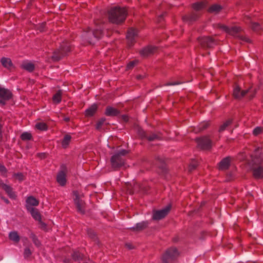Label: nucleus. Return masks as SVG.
Here are the masks:
<instances>
[{"label": "nucleus", "instance_id": "obj_48", "mask_svg": "<svg viewBox=\"0 0 263 263\" xmlns=\"http://www.w3.org/2000/svg\"><path fill=\"white\" fill-rule=\"evenodd\" d=\"M181 83V82H179L178 81H174V82H168V83H166V85L173 86V85H178V84H179Z\"/></svg>", "mask_w": 263, "mask_h": 263}, {"label": "nucleus", "instance_id": "obj_54", "mask_svg": "<svg viewBox=\"0 0 263 263\" xmlns=\"http://www.w3.org/2000/svg\"><path fill=\"white\" fill-rule=\"evenodd\" d=\"M64 120L65 122H69L70 121V118L69 117H64Z\"/></svg>", "mask_w": 263, "mask_h": 263}, {"label": "nucleus", "instance_id": "obj_19", "mask_svg": "<svg viewBox=\"0 0 263 263\" xmlns=\"http://www.w3.org/2000/svg\"><path fill=\"white\" fill-rule=\"evenodd\" d=\"M248 90H241L238 86H236L233 90V96L236 99H240L242 98Z\"/></svg>", "mask_w": 263, "mask_h": 263}, {"label": "nucleus", "instance_id": "obj_55", "mask_svg": "<svg viewBox=\"0 0 263 263\" xmlns=\"http://www.w3.org/2000/svg\"><path fill=\"white\" fill-rule=\"evenodd\" d=\"M126 246L127 248H128L129 249H133V247L132 246V245L130 244H126Z\"/></svg>", "mask_w": 263, "mask_h": 263}, {"label": "nucleus", "instance_id": "obj_51", "mask_svg": "<svg viewBox=\"0 0 263 263\" xmlns=\"http://www.w3.org/2000/svg\"><path fill=\"white\" fill-rule=\"evenodd\" d=\"M2 124L0 123V142H1L2 140Z\"/></svg>", "mask_w": 263, "mask_h": 263}, {"label": "nucleus", "instance_id": "obj_39", "mask_svg": "<svg viewBox=\"0 0 263 263\" xmlns=\"http://www.w3.org/2000/svg\"><path fill=\"white\" fill-rule=\"evenodd\" d=\"M209 126V123L208 122H202L200 123L198 126V130L197 131H196V132H201L205 129H206Z\"/></svg>", "mask_w": 263, "mask_h": 263}, {"label": "nucleus", "instance_id": "obj_7", "mask_svg": "<svg viewBox=\"0 0 263 263\" xmlns=\"http://www.w3.org/2000/svg\"><path fill=\"white\" fill-rule=\"evenodd\" d=\"M226 30L230 34L242 41L250 42V39L241 34V28L240 27L233 26L231 28H227Z\"/></svg>", "mask_w": 263, "mask_h": 263}, {"label": "nucleus", "instance_id": "obj_22", "mask_svg": "<svg viewBox=\"0 0 263 263\" xmlns=\"http://www.w3.org/2000/svg\"><path fill=\"white\" fill-rule=\"evenodd\" d=\"M39 204V201L32 196L29 197L26 200V208L30 206V208H33V206H37Z\"/></svg>", "mask_w": 263, "mask_h": 263}, {"label": "nucleus", "instance_id": "obj_26", "mask_svg": "<svg viewBox=\"0 0 263 263\" xmlns=\"http://www.w3.org/2000/svg\"><path fill=\"white\" fill-rule=\"evenodd\" d=\"M246 23H250L251 24V27L252 29L254 31L256 32H258L259 30H261V27L260 25L258 23H252L251 21H250V17L247 16L245 18Z\"/></svg>", "mask_w": 263, "mask_h": 263}, {"label": "nucleus", "instance_id": "obj_47", "mask_svg": "<svg viewBox=\"0 0 263 263\" xmlns=\"http://www.w3.org/2000/svg\"><path fill=\"white\" fill-rule=\"evenodd\" d=\"M88 235L90 237H91L92 239H95L96 237V234L94 233L93 231L91 230L88 231Z\"/></svg>", "mask_w": 263, "mask_h": 263}, {"label": "nucleus", "instance_id": "obj_50", "mask_svg": "<svg viewBox=\"0 0 263 263\" xmlns=\"http://www.w3.org/2000/svg\"><path fill=\"white\" fill-rule=\"evenodd\" d=\"M45 27V24L42 23L39 28V30H40V31H43Z\"/></svg>", "mask_w": 263, "mask_h": 263}, {"label": "nucleus", "instance_id": "obj_49", "mask_svg": "<svg viewBox=\"0 0 263 263\" xmlns=\"http://www.w3.org/2000/svg\"><path fill=\"white\" fill-rule=\"evenodd\" d=\"M122 119L125 122H127L128 121V117L126 115H123L122 116Z\"/></svg>", "mask_w": 263, "mask_h": 263}, {"label": "nucleus", "instance_id": "obj_23", "mask_svg": "<svg viewBox=\"0 0 263 263\" xmlns=\"http://www.w3.org/2000/svg\"><path fill=\"white\" fill-rule=\"evenodd\" d=\"M71 256L73 260L75 261L80 262L81 261H85L84 255L78 251H73Z\"/></svg>", "mask_w": 263, "mask_h": 263}, {"label": "nucleus", "instance_id": "obj_38", "mask_svg": "<svg viewBox=\"0 0 263 263\" xmlns=\"http://www.w3.org/2000/svg\"><path fill=\"white\" fill-rule=\"evenodd\" d=\"M232 123V120L229 119L224 122L219 128V132L223 131Z\"/></svg>", "mask_w": 263, "mask_h": 263}, {"label": "nucleus", "instance_id": "obj_2", "mask_svg": "<svg viewBox=\"0 0 263 263\" xmlns=\"http://www.w3.org/2000/svg\"><path fill=\"white\" fill-rule=\"evenodd\" d=\"M126 15L127 10L124 8L113 7L108 11L109 21L114 24H119L123 23Z\"/></svg>", "mask_w": 263, "mask_h": 263}, {"label": "nucleus", "instance_id": "obj_11", "mask_svg": "<svg viewBox=\"0 0 263 263\" xmlns=\"http://www.w3.org/2000/svg\"><path fill=\"white\" fill-rule=\"evenodd\" d=\"M138 36V30L133 28H130L128 29L126 39L127 40V44L129 47L132 46L136 42V39Z\"/></svg>", "mask_w": 263, "mask_h": 263}, {"label": "nucleus", "instance_id": "obj_53", "mask_svg": "<svg viewBox=\"0 0 263 263\" xmlns=\"http://www.w3.org/2000/svg\"><path fill=\"white\" fill-rule=\"evenodd\" d=\"M137 78L138 80H141V79H142L143 78V76H142V75H138V76H137Z\"/></svg>", "mask_w": 263, "mask_h": 263}, {"label": "nucleus", "instance_id": "obj_29", "mask_svg": "<svg viewBox=\"0 0 263 263\" xmlns=\"http://www.w3.org/2000/svg\"><path fill=\"white\" fill-rule=\"evenodd\" d=\"M22 67L29 72H32L34 69V65L31 62H25L22 64Z\"/></svg>", "mask_w": 263, "mask_h": 263}, {"label": "nucleus", "instance_id": "obj_14", "mask_svg": "<svg viewBox=\"0 0 263 263\" xmlns=\"http://www.w3.org/2000/svg\"><path fill=\"white\" fill-rule=\"evenodd\" d=\"M67 169L65 165L61 166V170L59 172L57 177V182L62 186H64L66 182V175Z\"/></svg>", "mask_w": 263, "mask_h": 263}, {"label": "nucleus", "instance_id": "obj_36", "mask_svg": "<svg viewBox=\"0 0 263 263\" xmlns=\"http://www.w3.org/2000/svg\"><path fill=\"white\" fill-rule=\"evenodd\" d=\"M21 137L23 140H29L32 138L31 134L27 132L23 133Z\"/></svg>", "mask_w": 263, "mask_h": 263}, {"label": "nucleus", "instance_id": "obj_30", "mask_svg": "<svg viewBox=\"0 0 263 263\" xmlns=\"http://www.w3.org/2000/svg\"><path fill=\"white\" fill-rule=\"evenodd\" d=\"M71 139V137L69 134H66L65 135L62 141V146L64 148L67 147V146L69 144L70 140Z\"/></svg>", "mask_w": 263, "mask_h": 263}, {"label": "nucleus", "instance_id": "obj_32", "mask_svg": "<svg viewBox=\"0 0 263 263\" xmlns=\"http://www.w3.org/2000/svg\"><path fill=\"white\" fill-rule=\"evenodd\" d=\"M221 9L222 7L219 5L214 4L209 8V11L210 12L218 13Z\"/></svg>", "mask_w": 263, "mask_h": 263}, {"label": "nucleus", "instance_id": "obj_17", "mask_svg": "<svg viewBox=\"0 0 263 263\" xmlns=\"http://www.w3.org/2000/svg\"><path fill=\"white\" fill-rule=\"evenodd\" d=\"M232 158L227 157L221 160L218 163V168L221 171H224L229 168L230 166Z\"/></svg>", "mask_w": 263, "mask_h": 263}, {"label": "nucleus", "instance_id": "obj_43", "mask_svg": "<svg viewBox=\"0 0 263 263\" xmlns=\"http://www.w3.org/2000/svg\"><path fill=\"white\" fill-rule=\"evenodd\" d=\"M145 138H146L148 140L151 141H154L155 139H157L158 136L156 134H152L151 135H148L147 134V136Z\"/></svg>", "mask_w": 263, "mask_h": 263}, {"label": "nucleus", "instance_id": "obj_41", "mask_svg": "<svg viewBox=\"0 0 263 263\" xmlns=\"http://www.w3.org/2000/svg\"><path fill=\"white\" fill-rule=\"evenodd\" d=\"M105 121V119H104V118H102V119H100L98 121V122L96 124V128L98 130L101 129V127H102V125L104 124Z\"/></svg>", "mask_w": 263, "mask_h": 263}, {"label": "nucleus", "instance_id": "obj_6", "mask_svg": "<svg viewBox=\"0 0 263 263\" xmlns=\"http://www.w3.org/2000/svg\"><path fill=\"white\" fill-rule=\"evenodd\" d=\"M100 23V22L99 21L95 22L96 28L93 30L91 29L90 28H88L87 30L86 31V37L88 38V42L91 44H93V42L91 40H89L90 36L92 35L95 38L99 39L101 38L102 35V27L100 25H99Z\"/></svg>", "mask_w": 263, "mask_h": 263}, {"label": "nucleus", "instance_id": "obj_1", "mask_svg": "<svg viewBox=\"0 0 263 263\" xmlns=\"http://www.w3.org/2000/svg\"><path fill=\"white\" fill-rule=\"evenodd\" d=\"M261 149L257 147L255 149L254 153L252 155L251 170L253 175L256 179L263 178V166L261 165L262 159L260 157Z\"/></svg>", "mask_w": 263, "mask_h": 263}, {"label": "nucleus", "instance_id": "obj_37", "mask_svg": "<svg viewBox=\"0 0 263 263\" xmlns=\"http://www.w3.org/2000/svg\"><path fill=\"white\" fill-rule=\"evenodd\" d=\"M198 165L197 162L196 160H193L189 166V171L191 172L195 170Z\"/></svg>", "mask_w": 263, "mask_h": 263}, {"label": "nucleus", "instance_id": "obj_3", "mask_svg": "<svg viewBox=\"0 0 263 263\" xmlns=\"http://www.w3.org/2000/svg\"><path fill=\"white\" fill-rule=\"evenodd\" d=\"M128 152L122 149L116 153L111 158V164L114 168H118L124 165L125 163V156Z\"/></svg>", "mask_w": 263, "mask_h": 263}, {"label": "nucleus", "instance_id": "obj_25", "mask_svg": "<svg viewBox=\"0 0 263 263\" xmlns=\"http://www.w3.org/2000/svg\"><path fill=\"white\" fill-rule=\"evenodd\" d=\"M9 238L14 243H17L20 240V237L16 231L10 232L9 234Z\"/></svg>", "mask_w": 263, "mask_h": 263}, {"label": "nucleus", "instance_id": "obj_24", "mask_svg": "<svg viewBox=\"0 0 263 263\" xmlns=\"http://www.w3.org/2000/svg\"><path fill=\"white\" fill-rule=\"evenodd\" d=\"M119 111L116 108L110 106L106 107L105 115L108 116H115L119 115Z\"/></svg>", "mask_w": 263, "mask_h": 263}, {"label": "nucleus", "instance_id": "obj_4", "mask_svg": "<svg viewBox=\"0 0 263 263\" xmlns=\"http://www.w3.org/2000/svg\"><path fill=\"white\" fill-rule=\"evenodd\" d=\"M205 5L202 2L194 4L193 5L194 11L189 15L183 16V21L190 22L196 21L200 14L199 11L203 9Z\"/></svg>", "mask_w": 263, "mask_h": 263}, {"label": "nucleus", "instance_id": "obj_56", "mask_svg": "<svg viewBox=\"0 0 263 263\" xmlns=\"http://www.w3.org/2000/svg\"><path fill=\"white\" fill-rule=\"evenodd\" d=\"M4 201H5V202L6 203H9V201H8V199H4Z\"/></svg>", "mask_w": 263, "mask_h": 263}, {"label": "nucleus", "instance_id": "obj_28", "mask_svg": "<svg viewBox=\"0 0 263 263\" xmlns=\"http://www.w3.org/2000/svg\"><path fill=\"white\" fill-rule=\"evenodd\" d=\"M97 109V106L96 104H93L89 108L86 109V116L87 117L92 116L96 112Z\"/></svg>", "mask_w": 263, "mask_h": 263}, {"label": "nucleus", "instance_id": "obj_27", "mask_svg": "<svg viewBox=\"0 0 263 263\" xmlns=\"http://www.w3.org/2000/svg\"><path fill=\"white\" fill-rule=\"evenodd\" d=\"M1 63L4 67L8 69H11L13 67L11 60L9 58H3L1 59Z\"/></svg>", "mask_w": 263, "mask_h": 263}, {"label": "nucleus", "instance_id": "obj_58", "mask_svg": "<svg viewBox=\"0 0 263 263\" xmlns=\"http://www.w3.org/2000/svg\"><path fill=\"white\" fill-rule=\"evenodd\" d=\"M65 261V262H67V263H69V260H65V261Z\"/></svg>", "mask_w": 263, "mask_h": 263}, {"label": "nucleus", "instance_id": "obj_45", "mask_svg": "<svg viewBox=\"0 0 263 263\" xmlns=\"http://www.w3.org/2000/svg\"><path fill=\"white\" fill-rule=\"evenodd\" d=\"M138 134L141 138H146L147 136V133H146L142 129L138 128Z\"/></svg>", "mask_w": 263, "mask_h": 263}, {"label": "nucleus", "instance_id": "obj_42", "mask_svg": "<svg viewBox=\"0 0 263 263\" xmlns=\"http://www.w3.org/2000/svg\"><path fill=\"white\" fill-rule=\"evenodd\" d=\"M138 63V61L134 60L130 62L127 65V69L129 70L132 69Z\"/></svg>", "mask_w": 263, "mask_h": 263}, {"label": "nucleus", "instance_id": "obj_35", "mask_svg": "<svg viewBox=\"0 0 263 263\" xmlns=\"http://www.w3.org/2000/svg\"><path fill=\"white\" fill-rule=\"evenodd\" d=\"M35 127L37 129L41 130H46L47 129V125L43 122L38 123L35 125Z\"/></svg>", "mask_w": 263, "mask_h": 263}, {"label": "nucleus", "instance_id": "obj_52", "mask_svg": "<svg viewBox=\"0 0 263 263\" xmlns=\"http://www.w3.org/2000/svg\"><path fill=\"white\" fill-rule=\"evenodd\" d=\"M158 160L160 161V162L161 163H162V164H163V163H164V160L162 159V158H158Z\"/></svg>", "mask_w": 263, "mask_h": 263}, {"label": "nucleus", "instance_id": "obj_57", "mask_svg": "<svg viewBox=\"0 0 263 263\" xmlns=\"http://www.w3.org/2000/svg\"><path fill=\"white\" fill-rule=\"evenodd\" d=\"M41 155V158H44V156H45V154H42Z\"/></svg>", "mask_w": 263, "mask_h": 263}, {"label": "nucleus", "instance_id": "obj_9", "mask_svg": "<svg viewBox=\"0 0 263 263\" xmlns=\"http://www.w3.org/2000/svg\"><path fill=\"white\" fill-rule=\"evenodd\" d=\"M73 195L74 196V200L76 204L77 211L81 213L84 214L85 213V203L81 199L79 193L77 191L73 192Z\"/></svg>", "mask_w": 263, "mask_h": 263}, {"label": "nucleus", "instance_id": "obj_46", "mask_svg": "<svg viewBox=\"0 0 263 263\" xmlns=\"http://www.w3.org/2000/svg\"><path fill=\"white\" fill-rule=\"evenodd\" d=\"M6 172L7 170L6 167L4 165L0 164V173L3 176H5L6 174Z\"/></svg>", "mask_w": 263, "mask_h": 263}, {"label": "nucleus", "instance_id": "obj_8", "mask_svg": "<svg viewBox=\"0 0 263 263\" xmlns=\"http://www.w3.org/2000/svg\"><path fill=\"white\" fill-rule=\"evenodd\" d=\"M178 252L175 248H171L168 249L162 257V263H171L177 256Z\"/></svg>", "mask_w": 263, "mask_h": 263}, {"label": "nucleus", "instance_id": "obj_5", "mask_svg": "<svg viewBox=\"0 0 263 263\" xmlns=\"http://www.w3.org/2000/svg\"><path fill=\"white\" fill-rule=\"evenodd\" d=\"M70 50V46L67 41L64 42L61 44L60 49L53 52L52 58L53 61H59L65 56Z\"/></svg>", "mask_w": 263, "mask_h": 263}, {"label": "nucleus", "instance_id": "obj_15", "mask_svg": "<svg viewBox=\"0 0 263 263\" xmlns=\"http://www.w3.org/2000/svg\"><path fill=\"white\" fill-rule=\"evenodd\" d=\"M199 43L203 48H211L214 44V41L210 37H202L199 39Z\"/></svg>", "mask_w": 263, "mask_h": 263}, {"label": "nucleus", "instance_id": "obj_33", "mask_svg": "<svg viewBox=\"0 0 263 263\" xmlns=\"http://www.w3.org/2000/svg\"><path fill=\"white\" fill-rule=\"evenodd\" d=\"M30 238L32 239L33 242L36 247H39L41 245V242L37 239L35 235L33 233H31L30 235Z\"/></svg>", "mask_w": 263, "mask_h": 263}, {"label": "nucleus", "instance_id": "obj_31", "mask_svg": "<svg viewBox=\"0 0 263 263\" xmlns=\"http://www.w3.org/2000/svg\"><path fill=\"white\" fill-rule=\"evenodd\" d=\"M62 91L59 90L54 95L52 98L53 101L54 103L58 104L61 101Z\"/></svg>", "mask_w": 263, "mask_h": 263}, {"label": "nucleus", "instance_id": "obj_16", "mask_svg": "<svg viewBox=\"0 0 263 263\" xmlns=\"http://www.w3.org/2000/svg\"><path fill=\"white\" fill-rule=\"evenodd\" d=\"M27 210L30 213L32 216L35 220L39 221L40 222V223L42 225V227L43 228L45 227L46 224L41 221V215H40L39 211L37 210V209H36L34 208H30L29 206V208H28Z\"/></svg>", "mask_w": 263, "mask_h": 263}, {"label": "nucleus", "instance_id": "obj_44", "mask_svg": "<svg viewBox=\"0 0 263 263\" xmlns=\"http://www.w3.org/2000/svg\"><path fill=\"white\" fill-rule=\"evenodd\" d=\"M262 131V128L260 127H256L253 130V133L254 135L257 136Z\"/></svg>", "mask_w": 263, "mask_h": 263}, {"label": "nucleus", "instance_id": "obj_18", "mask_svg": "<svg viewBox=\"0 0 263 263\" xmlns=\"http://www.w3.org/2000/svg\"><path fill=\"white\" fill-rule=\"evenodd\" d=\"M157 50L156 47L147 46L140 51V53L142 56L146 57L154 53Z\"/></svg>", "mask_w": 263, "mask_h": 263}, {"label": "nucleus", "instance_id": "obj_20", "mask_svg": "<svg viewBox=\"0 0 263 263\" xmlns=\"http://www.w3.org/2000/svg\"><path fill=\"white\" fill-rule=\"evenodd\" d=\"M0 185L10 198H15V193L13 192L12 188L10 185L2 182H0Z\"/></svg>", "mask_w": 263, "mask_h": 263}, {"label": "nucleus", "instance_id": "obj_40", "mask_svg": "<svg viewBox=\"0 0 263 263\" xmlns=\"http://www.w3.org/2000/svg\"><path fill=\"white\" fill-rule=\"evenodd\" d=\"M32 254V252L30 250V249H29V248L28 247H26L25 249H24V256L25 258H28L30 256V255H31Z\"/></svg>", "mask_w": 263, "mask_h": 263}, {"label": "nucleus", "instance_id": "obj_34", "mask_svg": "<svg viewBox=\"0 0 263 263\" xmlns=\"http://www.w3.org/2000/svg\"><path fill=\"white\" fill-rule=\"evenodd\" d=\"M13 177L19 181H22L25 179V176L22 173H14L13 175Z\"/></svg>", "mask_w": 263, "mask_h": 263}, {"label": "nucleus", "instance_id": "obj_12", "mask_svg": "<svg viewBox=\"0 0 263 263\" xmlns=\"http://www.w3.org/2000/svg\"><path fill=\"white\" fill-rule=\"evenodd\" d=\"M198 147L202 149H209L211 147V140L208 137L196 139Z\"/></svg>", "mask_w": 263, "mask_h": 263}, {"label": "nucleus", "instance_id": "obj_10", "mask_svg": "<svg viewBox=\"0 0 263 263\" xmlns=\"http://www.w3.org/2000/svg\"><path fill=\"white\" fill-rule=\"evenodd\" d=\"M171 209V205H167L160 210L154 211L153 214V219L159 220L164 218L168 213Z\"/></svg>", "mask_w": 263, "mask_h": 263}, {"label": "nucleus", "instance_id": "obj_13", "mask_svg": "<svg viewBox=\"0 0 263 263\" xmlns=\"http://www.w3.org/2000/svg\"><path fill=\"white\" fill-rule=\"evenodd\" d=\"M12 97L11 92L5 88L0 86V104L4 105L6 102L9 100Z\"/></svg>", "mask_w": 263, "mask_h": 263}, {"label": "nucleus", "instance_id": "obj_21", "mask_svg": "<svg viewBox=\"0 0 263 263\" xmlns=\"http://www.w3.org/2000/svg\"><path fill=\"white\" fill-rule=\"evenodd\" d=\"M148 225L147 221H142L137 223L135 227L130 228L134 231H140L145 229Z\"/></svg>", "mask_w": 263, "mask_h": 263}]
</instances>
